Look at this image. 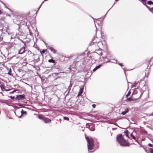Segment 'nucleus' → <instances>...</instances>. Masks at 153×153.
Instances as JSON below:
<instances>
[{
	"mask_svg": "<svg viewBox=\"0 0 153 153\" xmlns=\"http://www.w3.org/2000/svg\"><path fill=\"white\" fill-rule=\"evenodd\" d=\"M25 48L24 47H22L19 51V53L22 54L25 52Z\"/></svg>",
	"mask_w": 153,
	"mask_h": 153,
	"instance_id": "nucleus-6",
	"label": "nucleus"
},
{
	"mask_svg": "<svg viewBox=\"0 0 153 153\" xmlns=\"http://www.w3.org/2000/svg\"><path fill=\"white\" fill-rule=\"evenodd\" d=\"M92 18L94 20V23H95V20H94V18Z\"/></svg>",
	"mask_w": 153,
	"mask_h": 153,
	"instance_id": "nucleus-39",
	"label": "nucleus"
},
{
	"mask_svg": "<svg viewBox=\"0 0 153 153\" xmlns=\"http://www.w3.org/2000/svg\"><path fill=\"white\" fill-rule=\"evenodd\" d=\"M113 61L112 62L113 63H115L116 62V61L115 60H113Z\"/></svg>",
	"mask_w": 153,
	"mask_h": 153,
	"instance_id": "nucleus-30",
	"label": "nucleus"
},
{
	"mask_svg": "<svg viewBox=\"0 0 153 153\" xmlns=\"http://www.w3.org/2000/svg\"><path fill=\"white\" fill-rule=\"evenodd\" d=\"M38 117L39 119H42L43 120L44 119H45V117H44L42 114H39L38 115Z\"/></svg>",
	"mask_w": 153,
	"mask_h": 153,
	"instance_id": "nucleus-12",
	"label": "nucleus"
},
{
	"mask_svg": "<svg viewBox=\"0 0 153 153\" xmlns=\"http://www.w3.org/2000/svg\"><path fill=\"white\" fill-rule=\"evenodd\" d=\"M1 13H2V12H1V11L0 10V15L1 14Z\"/></svg>",
	"mask_w": 153,
	"mask_h": 153,
	"instance_id": "nucleus-36",
	"label": "nucleus"
},
{
	"mask_svg": "<svg viewBox=\"0 0 153 153\" xmlns=\"http://www.w3.org/2000/svg\"><path fill=\"white\" fill-rule=\"evenodd\" d=\"M74 56L71 55L70 56L69 58H70V59L72 58Z\"/></svg>",
	"mask_w": 153,
	"mask_h": 153,
	"instance_id": "nucleus-32",
	"label": "nucleus"
},
{
	"mask_svg": "<svg viewBox=\"0 0 153 153\" xmlns=\"http://www.w3.org/2000/svg\"><path fill=\"white\" fill-rule=\"evenodd\" d=\"M117 140L121 146H129L128 145V143L126 141L124 140L121 134H119L117 135Z\"/></svg>",
	"mask_w": 153,
	"mask_h": 153,
	"instance_id": "nucleus-1",
	"label": "nucleus"
},
{
	"mask_svg": "<svg viewBox=\"0 0 153 153\" xmlns=\"http://www.w3.org/2000/svg\"><path fill=\"white\" fill-rule=\"evenodd\" d=\"M132 100V99L131 98L129 97L126 99V101H130Z\"/></svg>",
	"mask_w": 153,
	"mask_h": 153,
	"instance_id": "nucleus-20",
	"label": "nucleus"
},
{
	"mask_svg": "<svg viewBox=\"0 0 153 153\" xmlns=\"http://www.w3.org/2000/svg\"><path fill=\"white\" fill-rule=\"evenodd\" d=\"M16 98L18 100H23L25 98V95L24 94H23L22 95H18L16 97Z\"/></svg>",
	"mask_w": 153,
	"mask_h": 153,
	"instance_id": "nucleus-5",
	"label": "nucleus"
},
{
	"mask_svg": "<svg viewBox=\"0 0 153 153\" xmlns=\"http://www.w3.org/2000/svg\"><path fill=\"white\" fill-rule=\"evenodd\" d=\"M152 4H153V2H152Z\"/></svg>",
	"mask_w": 153,
	"mask_h": 153,
	"instance_id": "nucleus-45",
	"label": "nucleus"
},
{
	"mask_svg": "<svg viewBox=\"0 0 153 153\" xmlns=\"http://www.w3.org/2000/svg\"><path fill=\"white\" fill-rule=\"evenodd\" d=\"M130 91H129L128 92L127 94V95H126V97H128V96L130 95Z\"/></svg>",
	"mask_w": 153,
	"mask_h": 153,
	"instance_id": "nucleus-24",
	"label": "nucleus"
},
{
	"mask_svg": "<svg viewBox=\"0 0 153 153\" xmlns=\"http://www.w3.org/2000/svg\"><path fill=\"white\" fill-rule=\"evenodd\" d=\"M125 134L128 137V131L127 130H126V131H125Z\"/></svg>",
	"mask_w": 153,
	"mask_h": 153,
	"instance_id": "nucleus-22",
	"label": "nucleus"
},
{
	"mask_svg": "<svg viewBox=\"0 0 153 153\" xmlns=\"http://www.w3.org/2000/svg\"><path fill=\"white\" fill-rule=\"evenodd\" d=\"M63 118L65 120H67V117H63Z\"/></svg>",
	"mask_w": 153,
	"mask_h": 153,
	"instance_id": "nucleus-33",
	"label": "nucleus"
},
{
	"mask_svg": "<svg viewBox=\"0 0 153 153\" xmlns=\"http://www.w3.org/2000/svg\"><path fill=\"white\" fill-rule=\"evenodd\" d=\"M86 139L87 142V146L88 150H91L94 149V140L91 137H85Z\"/></svg>",
	"mask_w": 153,
	"mask_h": 153,
	"instance_id": "nucleus-2",
	"label": "nucleus"
},
{
	"mask_svg": "<svg viewBox=\"0 0 153 153\" xmlns=\"http://www.w3.org/2000/svg\"><path fill=\"white\" fill-rule=\"evenodd\" d=\"M146 7L148 8V9L150 11V8L146 5Z\"/></svg>",
	"mask_w": 153,
	"mask_h": 153,
	"instance_id": "nucleus-27",
	"label": "nucleus"
},
{
	"mask_svg": "<svg viewBox=\"0 0 153 153\" xmlns=\"http://www.w3.org/2000/svg\"><path fill=\"white\" fill-rule=\"evenodd\" d=\"M73 104H70V105L71 106V108H73L74 105H72Z\"/></svg>",
	"mask_w": 153,
	"mask_h": 153,
	"instance_id": "nucleus-34",
	"label": "nucleus"
},
{
	"mask_svg": "<svg viewBox=\"0 0 153 153\" xmlns=\"http://www.w3.org/2000/svg\"><path fill=\"white\" fill-rule=\"evenodd\" d=\"M138 82H135L134 83V86H135V87L137 86L136 85H137V84H138Z\"/></svg>",
	"mask_w": 153,
	"mask_h": 153,
	"instance_id": "nucleus-26",
	"label": "nucleus"
},
{
	"mask_svg": "<svg viewBox=\"0 0 153 153\" xmlns=\"http://www.w3.org/2000/svg\"><path fill=\"white\" fill-rule=\"evenodd\" d=\"M83 88L80 87V89L79 91V93L78 95L77 96H79V95H81V94L83 92Z\"/></svg>",
	"mask_w": 153,
	"mask_h": 153,
	"instance_id": "nucleus-7",
	"label": "nucleus"
},
{
	"mask_svg": "<svg viewBox=\"0 0 153 153\" xmlns=\"http://www.w3.org/2000/svg\"><path fill=\"white\" fill-rule=\"evenodd\" d=\"M13 97H12V96H11V98H13Z\"/></svg>",
	"mask_w": 153,
	"mask_h": 153,
	"instance_id": "nucleus-41",
	"label": "nucleus"
},
{
	"mask_svg": "<svg viewBox=\"0 0 153 153\" xmlns=\"http://www.w3.org/2000/svg\"><path fill=\"white\" fill-rule=\"evenodd\" d=\"M148 146L150 147H153V146L152 145V144H150V143H149L148 144Z\"/></svg>",
	"mask_w": 153,
	"mask_h": 153,
	"instance_id": "nucleus-25",
	"label": "nucleus"
},
{
	"mask_svg": "<svg viewBox=\"0 0 153 153\" xmlns=\"http://www.w3.org/2000/svg\"><path fill=\"white\" fill-rule=\"evenodd\" d=\"M128 108H126L124 111L122 112V113H121V114L123 115H125V114H126V113H128Z\"/></svg>",
	"mask_w": 153,
	"mask_h": 153,
	"instance_id": "nucleus-9",
	"label": "nucleus"
},
{
	"mask_svg": "<svg viewBox=\"0 0 153 153\" xmlns=\"http://www.w3.org/2000/svg\"><path fill=\"white\" fill-rule=\"evenodd\" d=\"M68 108H71V107H68Z\"/></svg>",
	"mask_w": 153,
	"mask_h": 153,
	"instance_id": "nucleus-44",
	"label": "nucleus"
},
{
	"mask_svg": "<svg viewBox=\"0 0 153 153\" xmlns=\"http://www.w3.org/2000/svg\"><path fill=\"white\" fill-rule=\"evenodd\" d=\"M140 1L145 6L146 5V0H141Z\"/></svg>",
	"mask_w": 153,
	"mask_h": 153,
	"instance_id": "nucleus-15",
	"label": "nucleus"
},
{
	"mask_svg": "<svg viewBox=\"0 0 153 153\" xmlns=\"http://www.w3.org/2000/svg\"><path fill=\"white\" fill-rule=\"evenodd\" d=\"M150 11L152 12V11H153V7L150 8Z\"/></svg>",
	"mask_w": 153,
	"mask_h": 153,
	"instance_id": "nucleus-31",
	"label": "nucleus"
},
{
	"mask_svg": "<svg viewBox=\"0 0 153 153\" xmlns=\"http://www.w3.org/2000/svg\"><path fill=\"white\" fill-rule=\"evenodd\" d=\"M49 49L54 54L56 53V51L53 47H50Z\"/></svg>",
	"mask_w": 153,
	"mask_h": 153,
	"instance_id": "nucleus-8",
	"label": "nucleus"
},
{
	"mask_svg": "<svg viewBox=\"0 0 153 153\" xmlns=\"http://www.w3.org/2000/svg\"><path fill=\"white\" fill-rule=\"evenodd\" d=\"M47 51V49H44L42 51H40L41 54L42 56V54H44Z\"/></svg>",
	"mask_w": 153,
	"mask_h": 153,
	"instance_id": "nucleus-14",
	"label": "nucleus"
},
{
	"mask_svg": "<svg viewBox=\"0 0 153 153\" xmlns=\"http://www.w3.org/2000/svg\"><path fill=\"white\" fill-rule=\"evenodd\" d=\"M68 69H69V70H71V67H69V68H68Z\"/></svg>",
	"mask_w": 153,
	"mask_h": 153,
	"instance_id": "nucleus-38",
	"label": "nucleus"
},
{
	"mask_svg": "<svg viewBox=\"0 0 153 153\" xmlns=\"http://www.w3.org/2000/svg\"><path fill=\"white\" fill-rule=\"evenodd\" d=\"M145 84H143V85H142L140 83H139V87L142 89H144V87L145 86Z\"/></svg>",
	"mask_w": 153,
	"mask_h": 153,
	"instance_id": "nucleus-17",
	"label": "nucleus"
},
{
	"mask_svg": "<svg viewBox=\"0 0 153 153\" xmlns=\"http://www.w3.org/2000/svg\"><path fill=\"white\" fill-rule=\"evenodd\" d=\"M101 65H98L97 66H96L93 69V71H94L96 70L98 68H100V66H101Z\"/></svg>",
	"mask_w": 153,
	"mask_h": 153,
	"instance_id": "nucleus-13",
	"label": "nucleus"
},
{
	"mask_svg": "<svg viewBox=\"0 0 153 153\" xmlns=\"http://www.w3.org/2000/svg\"><path fill=\"white\" fill-rule=\"evenodd\" d=\"M150 152L151 153H153V149L150 148L149 149Z\"/></svg>",
	"mask_w": 153,
	"mask_h": 153,
	"instance_id": "nucleus-23",
	"label": "nucleus"
},
{
	"mask_svg": "<svg viewBox=\"0 0 153 153\" xmlns=\"http://www.w3.org/2000/svg\"><path fill=\"white\" fill-rule=\"evenodd\" d=\"M147 4H152V2L151 1H148L147 2Z\"/></svg>",
	"mask_w": 153,
	"mask_h": 153,
	"instance_id": "nucleus-21",
	"label": "nucleus"
},
{
	"mask_svg": "<svg viewBox=\"0 0 153 153\" xmlns=\"http://www.w3.org/2000/svg\"><path fill=\"white\" fill-rule=\"evenodd\" d=\"M21 115H22L23 114H26L27 113V112L25 111H24L23 110H22V111H21Z\"/></svg>",
	"mask_w": 153,
	"mask_h": 153,
	"instance_id": "nucleus-18",
	"label": "nucleus"
},
{
	"mask_svg": "<svg viewBox=\"0 0 153 153\" xmlns=\"http://www.w3.org/2000/svg\"><path fill=\"white\" fill-rule=\"evenodd\" d=\"M131 136L134 140H136V138L132 134V133H131Z\"/></svg>",
	"mask_w": 153,
	"mask_h": 153,
	"instance_id": "nucleus-19",
	"label": "nucleus"
},
{
	"mask_svg": "<svg viewBox=\"0 0 153 153\" xmlns=\"http://www.w3.org/2000/svg\"><path fill=\"white\" fill-rule=\"evenodd\" d=\"M92 106L93 107V108H95L96 106V105L95 104H93L92 105Z\"/></svg>",
	"mask_w": 153,
	"mask_h": 153,
	"instance_id": "nucleus-29",
	"label": "nucleus"
},
{
	"mask_svg": "<svg viewBox=\"0 0 153 153\" xmlns=\"http://www.w3.org/2000/svg\"><path fill=\"white\" fill-rule=\"evenodd\" d=\"M151 115L153 116V112L152 113V114H151Z\"/></svg>",
	"mask_w": 153,
	"mask_h": 153,
	"instance_id": "nucleus-37",
	"label": "nucleus"
},
{
	"mask_svg": "<svg viewBox=\"0 0 153 153\" xmlns=\"http://www.w3.org/2000/svg\"><path fill=\"white\" fill-rule=\"evenodd\" d=\"M48 62L50 63H54L55 62V61L53 59H50L48 60Z\"/></svg>",
	"mask_w": 153,
	"mask_h": 153,
	"instance_id": "nucleus-16",
	"label": "nucleus"
},
{
	"mask_svg": "<svg viewBox=\"0 0 153 153\" xmlns=\"http://www.w3.org/2000/svg\"><path fill=\"white\" fill-rule=\"evenodd\" d=\"M86 127L91 131H94L95 130V127L94 125L92 124H86Z\"/></svg>",
	"mask_w": 153,
	"mask_h": 153,
	"instance_id": "nucleus-4",
	"label": "nucleus"
},
{
	"mask_svg": "<svg viewBox=\"0 0 153 153\" xmlns=\"http://www.w3.org/2000/svg\"><path fill=\"white\" fill-rule=\"evenodd\" d=\"M69 120V118L68 117V120Z\"/></svg>",
	"mask_w": 153,
	"mask_h": 153,
	"instance_id": "nucleus-42",
	"label": "nucleus"
},
{
	"mask_svg": "<svg viewBox=\"0 0 153 153\" xmlns=\"http://www.w3.org/2000/svg\"><path fill=\"white\" fill-rule=\"evenodd\" d=\"M118 0H115V2H117V1Z\"/></svg>",
	"mask_w": 153,
	"mask_h": 153,
	"instance_id": "nucleus-40",
	"label": "nucleus"
},
{
	"mask_svg": "<svg viewBox=\"0 0 153 153\" xmlns=\"http://www.w3.org/2000/svg\"><path fill=\"white\" fill-rule=\"evenodd\" d=\"M0 87L2 91H8L10 90V89L7 90L5 89L4 86L3 85H0Z\"/></svg>",
	"mask_w": 153,
	"mask_h": 153,
	"instance_id": "nucleus-10",
	"label": "nucleus"
},
{
	"mask_svg": "<svg viewBox=\"0 0 153 153\" xmlns=\"http://www.w3.org/2000/svg\"><path fill=\"white\" fill-rule=\"evenodd\" d=\"M84 54L83 53H82L80 55H78L77 56L76 58L75 59L74 62H79L82 59L84 58Z\"/></svg>",
	"mask_w": 153,
	"mask_h": 153,
	"instance_id": "nucleus-3",
	"label": "nucleus"
},
{
	"mask_svg": "<svg viewBox=\"0 0 153 153\" xmlns=\"http://www.w3.org/2000/svg\"><path fill=\"white\" fill-rule=\"evenodd\" d=\"M119 64V65H120V66H123V65H122V64H121V63H119V64Z\"/></svg>",
	"mask_w": 153,
	"mask_h": 153,
	"instance_id": "nucleus-35",
	"label": "nucleus"
},
{
	"mask_svg": "<svg viewBox=\"0 0 153 153\" xmlns=\"http://www.w3.org/2000/svg\"><path fill=\"white\" fill-rule=\"evenodd\" d=\"M98 19H96V20H98Z\"/></svg>",
	"mask_w": 153,
	"mask_h": 153,
	"instance_id": "nucleus-43",
	"label": "nucleus"
},
{
	"mask_svg": "<svg viewBox=\"0 0 153 153\" xmlns=\"http://www.w3.org/2000/svg\"><path fill=\"white\" fill-rule=\"evenodd\" d=\"M71 85H70L69 86L68 88V90H70V89L71 88Z\"/></svg>",
	"mask_w": 153,
	"mask_h": 153,
	"instance_id": "nucleus-28",
	"label": "nucleus"
},
{
	"mask_svg": "<svg viewBox=\"0 0 153 153\" xmlns=\"http://www.w3.org/2000/svg\"><path fill=\"white\" fill-rule=\"evenodd\" d=\"M43 120L45 123L50 122L51 121V120H50L49 118H47L46 117H45V119H44Z\"/></svg>",
	"mask_w": 153,
	"mask_h": 153,
	"instance_id": "nucleus-11",
	"label": "nucleus"
}]
</instances>
